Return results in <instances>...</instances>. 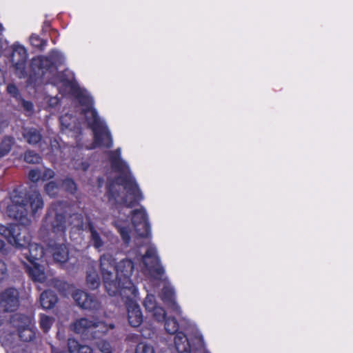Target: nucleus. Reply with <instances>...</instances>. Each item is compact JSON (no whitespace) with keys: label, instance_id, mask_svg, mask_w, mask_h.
Here are the masks:
<instances>
[{"label":"nucleus","instance_id":"obj_1","mask_svg":"<svg viewBox=\"0 0 353 353\" xmlns=\"http://www.w3.org/2000/svg\"><path fill=\"white\" fill-rule=\"evenodd\" d=\"M112 168L120 174L109 186L106 197L112 207L119 210L114 225L126 243L136 233L140 237H148L150 227L145 209L143 207L132 210L130 207L143 199V194L130 174L129 166L121 157V149L111 156Z\"/></svg>","mask_w":353,"mask_h":353},{"label":"nucleus","instance_id":"obj_2","mask_svg":"<svg viewBox=\"0 0 353 353\" xmlns=\"http://www.w3.org/2000/svg\"><path fill=\"white\" fill-rule=\"evenodd\" d=\"M77 99L80 105L82 116L88 125L92 129L94 142L90 148L95 147L110 148L112 145V139L105 122L97 115L93 108V100L85 90L77 91Z\"/></svg>","mask_w":353,"mask_h":353},{"label":"nucleus","instance_id":"obj_3","mask_svg":"<svg viewBox=\"0 0 353 353\" xmlns=\"http://www.w3.org/2000/svg\"><path fill=\"white\" fill-rule=\"evenodd\" d=\"M64 57L63 54L57 50L50 52L49 57H37L33 58L30 64L31 72L29 74L31 81L42 79L52 83L58 84L63 83L64 85L72 83V75L67 79L57 77L59 65L63 63Z\"/></svg>","mask_w":353,"mask_h":353},{"label":"nucleus","instance_id":"obj_4","mask_svg":"<svg viewBox=\"0 0 353 353\" xmlns=\"http://www.w3.org/2000/svg\"><path fill=\"white\" fill-rule=\"evenodd\" d=\"M43 207L41 195L37 192L32 194L28 200L24 203L19 196H12L11 199L4 201L0 204V210L11 218L18 221L22 225H28L30 222V217Z\"/></svg>","mask_w":353,"mask_h":353},{"label":"nucleus","instance_id":"obj_5","mask_svg":"<svg viewBox=\"0 0 353 353\" xmlns=\"http://www.w3.org/2000/svg\"><path fill=\"white\" fill-rule=\"evenodd\" d=\"M99 267L105 291L110 296H114L118 294L121 288L123 276L122 273L125 270L128 272V268L132 272L135 266H109L112 270H108L104 266Z\"/></svg>","mask_w":353,"mask_h":353},{"label":"nucleus","instance_id":"obj_6","mask_svg":"<svg viewBox=\"0 0 353 353\" xmlns=\"http://www.w3.org/2000/svg\"><path fill=\"white\" fill-rule=\"evenodd\" d=\"M72 326L75 333L85 335L88 337V334H90L92 338L99 336L97 334V332L105 334L108 331L104 322L101 321H91L84 317L76 320Z\"/></svg>","mask_w":353,"mask_h":353},{"label":"nucleus","instance_id":"obj_7","mask_svg":"<svg viewBox=\"0 0 353 353\" xmlns=\"http://www.w3.org/2000/svg\"><path fill=\"white\" fill-rule=\"evenodd\" d=\"M12 53L10 61L14 69L15 74L19 77H26V63L28 58V53L26 48L19 43L12 46Z\"/></svg>","mask_w":353,"mask_h":353},{"label":"nucleus","instance_id":"obj_8","mask_svg":"<svg viewBox=\"0 0 353 353\" xmlns=\"http://www.w3.org/2000/svg\"><path fill=\"white\" fill-rule=\"evenodd\" d=\"M128 269L129 272L123 274L122 285L118 293L125 305L137 303L139 294L138 290L130 279L132 272H131L130 268Z\"/></svg>","mask_w":353,"mask_h":353},{"label":"nucleus","instance_id":"obj_9","mask_svg":"<svg viewBox=\"0 0 353 353\" xmlns=\"http://www.w3.org/2000/svg\"><path fill=\"white\" fill-rule=\"evenodd\" d=\"M0 306L6 312L16 311L19 306V292L13 288L5 290L0 294Z\"/></svg>","mask_w":353,"mask_h":353},{"label":"nucleus","instance_id":"obj_10","mask_svg":"<svg viewBox=\"0 0 353 353\" xmlns=\"http://www.w3.org/2000/svg\"><path fill=\"white\" fill-rule=\"evenodd\" d=\"M76 303L83 309L90 310H98L101 307V303L98 299L87 292L77 290L72 294Z\"/></svg>","mask_w":353,"mask_h":353},{"label":"nucleus","instance_id":"obj_11","mask_svg":"<svg viewBox=\"0 0 353 353\" xmlns=\"http://www.w3.org/2000/svg\"><path fill=\"white\" fill-rule=\"evenodd\" d=\"M132 254H130L129 262L131 265H137L143 263V265H158L160 259L154 248H150L147 250L145 255H137L134 257L132 256Z\"/></svg>","mask_w":353,"mask_h":353},{"label":"nucleus","instance_id":"obj_12","mask_svg":"<svg viewBox=\"0 0 353 353\" xmlns=\"http://www.w3.org/2000/svg\"><path fill=\"white\" fill-rule=\"evenodd\" d=\"M17 229H12L7 236L8 242L13 246L19 248H26L30 242V236L26 229L17 232Z\"/></svg>","mask_w":353,"mask_h":353},{"label":"nucleus","instance_id":"obj_13","mask_svg":"<svg viewBox=\"0 0 353 353\" xmlns=\"http://www.w3.org/2000/svg\"><path fill=\"white\" fill-rule=\"evenodd\" d=\"M26 272L34 282L44 283L49 276H52L50 270H46V266H25Z\"/></svg>","mask_w":353,"mask_h":353},{"label":"nucleus","instance_id":"obj_14","mask_svg":"<svg viewBox=\"0 0 353 353\" xmlns=\"http://www.w3.org/2000/svg\"><path fill=\"white\" fill-rule=\"evenodd\" d=\"M128 311V319L129 324L134 327L141 325L143 322V314L139 304L131 303L125 305Z\"/></svg>","mask_w":353,"mask_h":353},{"label":"nucleus","instance_id":"obj_15","mask_svg":"<svg viewBox=\"0 0 353 353\" xmlns=\"http://www.w3.org/2000/svg\"><path fill=\"white\" fill-rule=\"evenodd\" d=\"M162 300L175 313L181 314V309L176 302L175 292L172 288L165 287L163 288Z\"/></svg>","mask_w":353,"mask_h":353},{"label":"nucleus","instance_id":"obj_16","mask_svg":"<svg viewBox=\"0 0 353 353\" xmlns=\"http://www.w3.org/2000/svg\"><path fill=\"white\" fill-rule=\"evenodd\" d=\"M174 334V346L178 353H190V345L187 336L183 332H177Z\"/></svg>","mask_w":353,"mask_h":353},{"label":"nucleus","instance_id":"obj_17","mask_svg":"<svg viewBox=\"0 0 353 353\" xmlns=\"http://www.w3.org/2000/svg\"><path fill=\"white\" fill-rule=\"evenodd\" d=\"M58 301L54 292L50 290H44L40 295V304L45 310L53 308Z\"/></svg>","mask_w":353,"mask_h":353},{"label":"nucleus","instance_id":"obj_18","mask_svg":"<svg viewBox=\"0 0 353 353\" xmlns=\"http://www.w3.org/2000/svg\"><path fill=\"white\" fill-rule=\"evenodd\" d=\"M27 246L29 247L28 250L24 254L27 255V259L29 262L32 265H37L36 261L42 258L43 255V248L37 243L30 244V243H29V245Z\"/></svg>","mask_w":353,"mask_h":353},{"label":"nucleus","instance_id":"obj_19","mask_svg":"<svg viewBox=\"0 0 353 353\" xmlns=\"http://www.w3.org/2000/svg\"><path fill=\"white\" fill-rule=\"evenodd\" d=\"M68 347L71 353H93V350L89 345H82L75 339H69Z\"/></svg>","mask_w":353,"mask_h":353},{"label":"nucleus","instance_id":"obj_20","mask_svg":"<svg viewBox=\"0 0 353 353\" xmlns=\"http://www.w3.org/2000/svg\"><path fill=\"white\" fill-rule=\"evenodd\" d=\"M11 322L17 330L31 325V319L28 315L20 313L12 315Z\"/></svg>","mask_w":353,"mask_h":353},{"label":"nucleus","instance_id":"obj_21","mask_svg":"<svg viewBox=\"0 0 353 353\" xmlns=\"http://www.w3.org/2000/svg\"><path fill=\"white\" fill-rule=\"evenodd\" d=\"M61 130L63 132H74L78 130L75 120L70 114H65L60 118Z\"/></svg>","mask_w":353,"mask_h":353},{"label":"nucleus","instance_id":"obj_22","mask_svg":"<svg viewBox=\"0 0 353 353\" xmlns=\"http://www.w3.org/2000/svg\"><path fill=\"white\" fill-rule=\"evenodd\" d=\"M86 284L91 290H95L100 285V277L98 272L91 266L87 271Z\"/></svg>","mask_w":353,"mask_h":353},{"label":"nucleus","instance_id":"obj_23","mask_svg":"<svg viewBox=\"0 0 353 353\" xmlns=\"http://www.w3.org/2000/svg\"><path fill=\"white\" fill-rule=\"evenodd\" d=\"M54 262L64 263L68 259V251L65 245L57 246L52 253Z\"/></svg>","mask_w":353,"mask_h":353},{"label":"nucleus","instance_id":"obj_24","mask_svg":"<svg viewBox=\"0 0 353 353\" xmlns=\"http://www.w3.org/2000/svg\"><path fill=\"white\" fill-rule=\"evenodd\" d=\"M17 332L19 339L23 342H30L36 338V332L31 325L18 329Z\"/></svg>","mask_w":353,"mask_h":353},{"label":"nucleus","instance_id":"obj_25","mask_svg":"<svg viewBox=\"0 0 353 353\" xmlns=\"http://www.w3.org/2000/svg\"><path fill=\"white\" fill-rule=\"evenodd\" d=\"M165 330L170 334H174L179 331V325L174 317H168L165 321Z\"/></svg>","mask_w":353,"mask_h":353},{"label":"nucleus","instance_id":"obj_26","mask_svg":"<svg viewBox=\"0 0 353 353\" xmlns=\"http://www.w3.org/2000/svg\"><path fill=\"white\" fill-rule=\"evenodd\" d=\"M14 140L10 137H5L0 143V158L6 155L11 150Z\"/></svg>","mask_w":353,"mask_h":353},{"label":"nucleus","instance_id":"obj_27","mask_svg":"<svg viewBox=\"0 0 353 353\" xmlns=\"http://www.w3.org/2000/svg\"><path fill=\"white\" fill-rule=\"evenodd\" d=\"M155 280H161L165 273L163 266H144Z\"/></svg>","mask_w":353,"mask_h":353},{"label":"nucleus","instance_id":"obj_28","mask_svg":"<svg viewBox=\"0 0 353 353\" xmlns=\"http://www.w3.org/2000/svg\"><path fill=\"white\" fill-rule=\"evenodd\" d=\"M23 136L26 141L30 144H35L41 140V134L35 129L27 130Z\"/></svg>","mask_w":353,"mask_h":353},{"label":"nucleus","instance_id":"obj_29","mask_svg":"<svg viewBox=\"0 0 353 353\" xmlns=\"http://www.w3.org/2000/svg\"><path fill=\"white\" fill-rule=\"evenodd\" d=\"M52 325V320L49 316L40 314L39 325L43 332H48Z\"/></svg>","mask_w":353,"mask_h":353},{"label":"nucleus","instance_id":"obj_30","mask_svg":"<svg viewBox=\"0 0 353 353\" xmlns=\"http://www.w3.org/2000/svg\"><path fill=\"white\" fill-rule=\"evenodd\" d=\"M135 353H154V350L151 345L145 342H140L137 345Z\"/></svg>","mask_w":353,"mask_h":353},{"label":"nucleus","instance_id":"obj_31","mask_svg":"<svg viewBox=\"0 0 353 353\" xmlns=\"http://www.w3.org/2000/svg\"><path fill=\"white\" fill-rule=\"evenodd\" d=\"M153 316L158 322L165 321L166 318V312L163 307L157 306L152 311Z\"/></svg>","mask_w":353,"mask_h":353},{"label":"nucleus","instance_id":"obj_32","mask_svg":"<svg viewBox=\"0 0 353 353\" xmlns=\"http://www.w3.org/2000/svg\"><path fill=\"white\" fill-rule=\"evenodd\" d=\"M143 306L145 310L152 312L157 306L155 298L153 295H147L143 301Z\"/></svg>","mask_w":353,"mask_h":353},{"label":"nucleus","instance_id":"obj_33","mask_svg":"<svg viewBox=\"0 0 353 353\" xmlns=\"http://www.w3.org/2000/svg\"><path fill=\"white\" fill-rule=\"evenodd\" d=\"M30 43L33 47L40 49H41L46 45V42L35 34H32L30 36Z\"/></svg>","mask_w":353,"mask_h":353},{"label":"nucleus","instance_id":"obj_34","mask_svg":"<svg viewBox=\"0 0 353 353\" xmlns=\"http://www.w3.org/2000/svg\"><path fill=\"white\" fill-rule=\"evenodd\" d=\"M59 190V187L55 182L51 181L46 185V191L50 196H54Z\"/></svg>","mask_w":353,"mask_h":353},{"label":"nucleus","instance_id":"obj_35","mask_svg":"<svg viewBox=\"0 0 353 353\" xmlns=\"http://www.w3.org/2000/svg\"><path fill=\"white\" fill-rule=\"evenodd\" d=\"M24 159L28 163H35L39 162L40 158L34 152L29 151L25 154Z\"/></svg>","mask_w":353,"mask_h":353},{"label":"nucleus","instance_id":"obj_36","mask_svg":"<svg viewBox=\"0 0 353 353\" xmlns=\"http://www.w3.org/2000/svg\"><path fill=\"white\" fill-rule=\"evenodd\" d=\"M98 347L102 353H112V347L106 341H101L99 342Z\"/></svg>","mask_w":353,"mask_h":353},{"label":"nucleus","instance_id":"obj_37","mask_svg":"<svg viewBox=\"0 0 353 353\" xmlns=\"http://www.w3.org/2000/svg\"><path fill=\"white\" fill-rule=\"evenodd\" d=\"M29 179L33 181L37 182L41 179V172L38 170H32L29 172Z\"/></svg>","mask_w":353,"mask_h":353},{"label":"nucleus","instance_id":"obj_38","mask_svg":"<svg viewBox=\"0 0 353 353\" xmlns=\"http://www.w3.org/2000/svg\"><path fill=\"white\" fill-rule=\"evenodd\" d=\"M63 187L69 192H72L76 189V185L73 181L67 179L63 183Z\"/></svg>","mask_w":353,"mask_h":353},{"label":"nucleus","instance_id":"obj_39","mask_svg":"<svg viewBox=\"0 0 353 353\" xmlns=\"http://www.w3.org/2000/svg\"><path fill=\"white\" fill-rule=\"evenodd\" d=\"M92 241H94V246L97 248H99L102 245V241H101L99 234L94 231H92Z\"/></svg>","mask_w":353,"mask_h":353},{"label":"nucleus","instance_id":"obj_40","mask_svg":"<svg viewBox=\"0 0 353 353\" xmlns=\"http://www.w3.org/2000/svg\"><path fill=\"white\" fill-rule=\"evenodd\" d=\"M54 176V172L50 169H45L41 172V179L43 180L51 179Z\"/></svg>","mask_w":353,"mask_h":353},{"label":"nucleus","instance_id":"obj_41","mask_svg":"<svg viewBox=\"0 0 353 353\" xmlns=\"http://www.w3.org/2000/svg\"><path fill=\"white\" fill-rule=\"evenodd\" d=\"M68 285V283L65 281H57L55 283V287L61 292H64L66 290Z\"/></svg>","mask_w":353,"mask_h":353},{"label":"nucleus","instance_id":"obj_42","mask_svg":"<svg viewBox=\"0 0 353 353\" xmlns=\"http://www.w3.org/2000/svg\"><path fill=\"white\" fill-rule=\"evenodd\" d=\"M7 90L9 94H10L14 97H17L18 96V89L17 88L13 85L10 84L8 85Z\"/></svg>","mask_w":353,"mask_h":353},{"label":"nucleus","instance_id":"obj_43","mask_svg":"<svg viewBox=\"0 0 353 353\" xmlns=\"http://www.w3.org/2000/svg\"><path fill=\"white\" fill-rule=\"evenodd\" d=\"M22 106L25 108V110L28 112H31L32 110V104L29 102L24 100L21 101Z\"/></svg>","mask_w":353,"mask_h":353},{"label":"nucleus","instance_id":"obj_44","mask_svg":"<svg viewBox=\"0 0 353 353\" xmlns=\"http://www.w3.org/2000/svg\"><path fill=\"white\" fill-rule=\"evenodd\" d=\"M11 230H9L4 225L0 224V234H1L7 237L9 235V234L10 233Z\"/></svg>","mask_w":353,"mask_h":353},{"label":"nucleus","instance_id":"obj_45","mask_svg":"<svg viewBox=\"0 0 353 353\" xmlns=\"http://www.w3.org/2000/svg\"><path fill=\"white\" fill-rule=\"evenodd\" d=\"M8 46L7 41L1 38H0V54L3 53V52L6 50Z\"/></svg>","mask_w":353,"mask_h":353},{"label":"nucleus","instance_id":"obj_46","mask_svg":"<svg viewBox=\"0 0 353 353\" xmlns=\"http://www.w3.org/2000/svg\"><path fill=\"white\" fill-rule=\"evenodd\" d=\"M89 167V164L86 161H83L81 163V165H76L77 169H81L83 170H86Z\"/></svg>","mask_w":353,"mask_h":353},{"label":"nucleus","instance_id":"obj_47","mask_svg":"<svg viewBox=\"0 0 353 353\" xmlns=\"http://www.w3.org/2000/svg\"><path fill=\"white\" fill-rule=\"evenodd\" d=\"M58 99L56 97L51 98L50 100V105L53 106L57 104Z\"/></svg>","mask_w":353,"mask_h":353},{"label":"nucleus","instance_id":"obj_48","mask_svg":"<svg viewBox=\"0 0 353 353\" xmlns=\"http://www.w3.org/2000/svg\"><path fill=\"white\" fill-rule=\"evenodd\" d=\"M2 276L0 277V280H2L4 279V276L7 274V268L6 266H4V268L1 270Z\"/></svg>","mask_w":353,"mask_h":353},{"label":"nucleus","instance_id":"obj_49","mask_svg":"<svg viewBox=\"0 0 353 353\" xmlns=\"http://www.w3.org/2000/svg\"><path fill=\"white\" fill-rule=\"evenodd\" d=\"M52 353H71V352L69 350H68V351L57 350H53Z\"/></svg>","mask_w":353,"mask_h":353},{"label":"nucleus","instance_id":"obj_50","mask_svg":"<svg viewBox=\"0 0 353 353\" xmlns=\"http://www.w3.org/2000/svg\"><path fill=\"white\" fill-rule=\"evenodd\" d=\"M4 247V243L2 241H0V251L3 249Z\"/></svg>","mask_w":353,"mask_h":353},{"label":"nucleus","instance_id":"obj_51","mask_svg":"<svg viewBox=\"0 0 353 353\" xmlns=\"http://www.w3.org/2000/svg\"><path fill=\"white\" fill-rule=\"evenodd\" d=\"M105 263V259H101V265H104Z\"/></svg>","mask_w":353,"mask_h":353},{"label":"nucleus","instance_id":"obj_52","mask_svg":"<svg viewBox=\"0 0 353 353\" xmlns=\"http://www.w3.org/2000/svg\"><path fill=\"white\" fill-rule=\"evenodd\" d=\"M3 31V26L0 23V32H2Z\"/></svg>","mask_w":353,"mask_h":353},{"label":"nucleus","instance_id":"obj_53","mask_svg":"<svg viewBox=\"0 0 353 353\" xmlns=\"http://www.w3.org/2000/svg\"><path fill=\"white\" fill-rule=\"evenodd\" d=\"M57 227L58 228H59V227H61V228H62V225H57Z\"/></svg>","mask_w":353,"mask_h":353}]
</instances>
